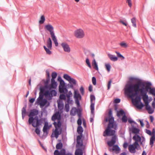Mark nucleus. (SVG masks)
<instances>
[{
    "label": "nucleus",
    "mask_w": 155,
    "mask_h": 155,
    "mask_svg": "<svg viewBox=\"0 0 155 155\" xmlns=\"http://www.w3.org/2000/svg\"><path fill=\"white\" fill-rule=\"evenodd\" d=\"M120 23H122V24H123V25H124L125 26H127V23L126 20H120Z\"/></svg>",
    "instance_id": "obj_55"
},
{
    "label": "nucleus",
    "mask_w": 155,
    "mask_h": 155,
    "mask_svg": "<svg viewBox=\"0 0 155 155\" xmlns=\"http://www.w3.org/2000/svg\"><path fill=\"white\" fill-rule=\"evenodd\" d=\"M57 84L55 80H51V84L49 86L50 89L55 88L57 87Z\"/></svg>",
    "instance_id": "obj_21"
},
{
    "label": "nucleus",
    "mask_w": 155,
    "mask_h": 155,
    "mask_svg": "<svg viewBox=\"0 0 155 155\" xmlns=\"http://www.w3.org/2000/svg\"><path fill=\"white\" fill-rule=\"evenodd\" d=\"M106 121H109L107 127L104 131L103 136L104 137L106 136H112L111 140L107 142V144L111 146L115 144L117 139V137L115 134L116 130L117 129V125L116 123L114 122V118L112 116V111L111 110L109 112L108 118H106Z\"/></svg>",
    "instance_id": "obj_2"
},
{
    "label": "nucleus",
    "mask_w": 155,
    "mask_h": 155,
    "mask_svg": "<svg viewBox=\"0 0 155 155\" xmlns=\"http://www.w3.org/2000/svg\"><path fill=\"white\" fill-rule=\"evenodd\" d=\"M80 91L81 92V94L83 95L84 93V90L83 87L82 86L81 87L80 89Z\"/></svg>",
    "instance_id": "obj_60"
},
{
    "label": "nucleus",
    "mask_w": 155,
    "mask_h": 155,
    "mask_svg": "<svg viewBox=\"0 0 155 155\" xmlns=\"http://www.w3.org/2000/svg\"><path fill=\"white\" fill-rule=\"evenodd\" d=\"M77 143L78 145L81 147L83 145L82 141L81 140L77 141Z\"/></svg>",
    "instance_id": "obj_61"
},
{
    "label": "nucleus",
    "mask_w": 155,
    "mask_h": 155,
    "mask_svg": "<svg viewBox=\"0 0 155 155\" xmlns=\"http://www.w3.org/2000/svg\"><path fill=\"white\" fill-rule=\"evenodd\" d=\"M59 98L61 100H65L66 99L65 95L64 94H60Z\"/></svg>",
    "instance_id": "obj_51"
},
{
    "label": "nucleus",
    "mask_w": 155,
    "mask_h": 155,
    "mask_svg": "<svg viewBox=\"0 0 155 155\" xmlns=\"http://www.w3.org/2000/svg\"><path fill=\"white\" fill-rule=\"evenodd\" d=\"M35 132L38 135H39L40 134V130L38 128V127H36L35 129Z\"/></svg>",
    "instance_id": "obj_58"
},
{
    "label": "nucleus",
    "mask_w": 155,
    "mask_h": 155,
    "mask_svg": "<svg viewBox=\"0 0 155 155\" xmlns=\"http://www.w3.org/2000/svg\"><path fill=\"white\" fill-rule=\"evenodd\" d=\"M114 144L112 146H113L112 148H109V151L110 152H112L113 151H119L120 150V148L119 147H118V146L117 145H114ZM108 145L109 147H110Z\"/></svg>",
    "instance_id": "obj_19"
},
{
    "label": "nucleus",
    "mask_w": 155,
    "mask_h": 155,
    "mask_svg": "<svg viewBox=\"0 0 155 155\" xmlns=\"http://www.w3.org/2000/svg\"><path fill=\"white\" fill-rule=\"evenodd\" d=\"M78 133L80 134H82L83 131V129L82 127L81 126H78L77 130Z\"/></svg>",
    "instance_id": "obj_30"
},
{
    "label": "nucleus",
    "mask_w": 155,
    "mask_h": 155,
    "mask_svg": "<svg viewBox=\"0 0 155 155\" xmlns=\"http://www.w3.org/2000/svg\"><path fill=\"white\" fill-rule=\"evenodd\" d=\"M40 92L39 93V97L38 98L40 99L43 98L44 96H45V88L44 87H40Z\"/></svg>",
    "instance_id": "obj_17"
},
{
    "label": "nucleus",
    "mask_w": 155,
    "mask_h": 155,
    "mask_svg": "<svg viewBox=\"0 0 155 155\" xmlns=\"http://www.w3.org/2000/svg\"><path fill=\"white\" fill-rule=\"evenodd\" d=\"M64 104L63 103L58 102V109L60 110H62L63 108Z\"/></svg>",
    "instance_id": "obj_38"
},
{
    "label": "nucleus",
    "mask_w": 155,
    "mask_h": 155,
    "mask_svg": "<svg viewBox=\"0 0 155 155\" xmlns=\"http://www.w3.org/2000/svg\"><path fill=\"white\" fill-rule=\"evenodd\" d=\"M128 122L130 124H132V123H134L135 124H136V122L132 120L131 118H129L128 119Z\"/></svg>",
    "instance_id": "obj_64"
},
{
    "label": "nucleus",
    "mask_w": 155,
    "mask_h": 155,
    "mask_svg": "<svg viewBox=\"0 0 155 155\" xmlns=\"http://www.w3.org/2000/svg\"><path fill=\"white\" fill-rule=\"evenodd\" d=\"M57 76V73L56 72H53L51 74L52 78L51 80H54Z\"/></svg>",
    "instance_id": "obj_44"
},
{
    "label": "nucleus",
    "mask_w": 155,
    "mask_h": 155,
    "mask_svg": "<svg viewBox=\"0 0 155 155\" xmlns=\"http://www.w3.org/2000/svg\"><path fill=\"white\" fill-rule=\"evenodd\" d=\"M122 120L123 122L126 123L127 120V118L125 114L124 115L122 118Z\"/></svg>",
    "instance_id": "obj_48"
},
{
    "label": "nucleus",
    "mask_w": 155,
    "mask_h": 155,
    "mask_svg": "<svg viewBox=\"0 0 155 155\" xmlns=\"http://www.w3.org/2000/svg\"><path fill=\"white\" fill-rule=\"evenodd\" d=\"M132 133L134 134H138L139 133L140 130L139 129L137 128L134 126H132L131 129H130Z\"/></svg>",
    "instance_id": "obj_26"
},
{
    "label": "nucleus",
    "mask_w": 155,
    "mask_h": 155,
    "mask_svg": "<svg viewBox=\"0 0 155 155\" xmlns=\"http://www.w3.org/2000/svg\"><path fill=\"white\" fill-rule=\"evenodd\" d=\"M61 119V116L59 112H56L54 114L52 117L51 120L52 121H55L56 120H60Z\"/></svg>",
    "instance_id": "obj_16"
},
{
    "label": "nucleus",
    "mask_w": 155,
    "mask_h": 155,
    "mask_svg": "<svg viewBox=\"0 0 155 155\" xmlns=\"http://www.w3.org/2000/svg\"><path fill=\"white\" fill-rule=\"evenodd\" d=\"M86 64H87V65L88 67L90 68H91V65L90 63V62L88 58H87L86 59Z\"/></svg>",
    "instance_id": "obj_52"
},
{
    "label": "nucleus",
    "mask_w": 155,
    "mask_h": 155,
    "mask_svg": "<svg viewBox=\"0 0 155 155\" xmlns=\"http://www.w3.org/2000/svg\"><path fill=\"white\" fill-rule=\"evenodd\" d=\"M133 139L135 141L134 143L136 145H139L138 143L139 142L141 145H143L145 140V138L143 137H140L139 135L135 134L133 137Z\"/></svg>",
    "instance_id": "obj_6"
},
{
    "label": "nucleus",
    "mask_w": 155,
    "mask_h": 155,
    "mask_svg": "<svg viewBox=\"0 0 155 155\" xmlns=\"http://www.w3.org/2000/svg\"><path fill=\"white\" fill-rule=\"evenodd\" d=\"M105 66L108 72H109L110 71L111 66L110 64H105Z\"/></svg>",
    "instance_id": "obj_47"
},
{
    "label": "nucleus",
    "mask_w": 155,
    "mask_h": 155,
    "mask_svg": "<svg viewBox=\"0 0 155 155\" xmlns=\"http://www.w3.org/2000/svg\"><path fill=\"white\" fill-rule=\"evenodd\" d=\"M90 97L91 100V110L92 112H93V111L94 110L95 97V96L92 94L91 95Z\"/></svg>",
    "instance_id": "obj_13"
},
{
    "label": "nucleus",
    "mask_w": 155,
    "mask_h": 155,
    "mask_svg": "<svg viewBox=\"0 0 155 155\" xmlns=\"http://www.w3.org/2000/svg\"><path fill=\"white\" fill-rule=\"evenodd\" d=\"M43 47H44L45 50L47 54H49V55L51 54L52 52L50 50H49L50 49L48 48H47L45 46H43Z\"/></svg>",
    "instance_id": "obj_39"
},
{
    "label": "nucleus",
    "mask_w": 155,
    "mask_h": 155,
    "mask_svg": "<svg viewBox=\"0 0 155 155\" xmlns=\"http://www.w3.org/2000/svg\"><path fill=\"white\" fill-rule=\"evenodd\" d=\"M145 132L146 133L149 135H152L151 132L150 130L147 129H146Z\"/></svg>",
    "instance_id": "obj_62"
},
{
    "label": "nucleus",
    "mask_w": 155,
    "mask_h": 155,
    "mask_svg": "<svg viewBox=\"0 0 155 155\" xmlns=\"http://www.w3.org/2000/svg\"><path fill=\"white\" fill-rule=\"evenodd\" d=\"M143 101H144L146 109L148 111V113L149 114H153L154 111V109L153 108H151V107L149 105V102L148 100L143 99Z\"/></svg>",
    "instance_id": "obj_8"
},
{
    "label": "nucleus",
    "mask_w": 155,
    "mask_h": 155,
    "mask_svg": "<svg viewBox=\"0 0 155 155\" xmlns=\"http://www.w3.org/2000/svg\"><path fill=\"white\" fill-rule=\"evenodd\" d=\"M125 113L124 111L122 110H120L119 111H118L117 113V115L118 117H120L121 115H124Z\"/></svg>",
    "instance_id": "obj_32"
},
{
    "label": "nucleus",
    "mask_w": 155,
    "mask_h": 155,
    "mask_svg": "<svg viewBox=\"0 0 155 155\" xmlns=\"http://www.w3.org/2000/svg\"><path fill=\"white\" fill-rule=\"evenodd\" d=\"M67 104H72L73 103V101L71 98L67 99Z\"/></svg>",
    "instance_id": "obj_56"
},
{
    "label": "nucleus",
    "mask_w": 155,
    "mask_h": 155,
    "mask_svg": "<svg viewBox=\"0 0 155 155\" xmlns=\"http://www.w3.org/2000/svg\"><path fill=\"white\" fill-rule=\"evenodd\" d=\"M51 126V125L49 126L48 123L47 122H45V123L44 126L43 127L42 130L43 132L44 133H46V134H48V130L49 129L50 127Z\"/></svg>",
    "instance_id": "obj_18"
},
{
    "label": "nucleus",
    "mask_w": 155,
    "mask_h": 155,
    "mask_svg": "<svg viewBox=\"0 0 155 155\" xmlns=\"http://www.w3.org/2000/svg\"><path fill=\"white\" fill-rule=\"evenodd\" d=\"M74 154L75 155H83V153L82 149L78 148L75 150Z\"/></svg>",
    "instance_id": "obj_24"
},
{
    "label": "nucleus",
    "mask_w": 155,
    "mask_h": 155,
    "mask_svg": "<svg viewBox=\"0 0 155 155\" xmlns=\"http://www.w3.org/2000/svg\"><path fill=\"white\" fill-rule=\"evenodd\" d=\"M74 97L75 99H78L79 97H81L80 94L78 93L76 91H74Z\"/></svg>",
    "instance_id": "obj_42"
},
{
    "label": "nucleus",
    "mask_w": 155,
    "mask_h": 155,
    "mask_svg": "<svg viewBox=\"0 0 155 155\" xmlns=\"http://www.w3.org/2000/svg\"><path fill=\"white\" fill-rule=\"evenodd\" d=\"M51 37L52 40L54 42L56 46H58V43L56 38V37L55 35L51 36Z\"/></svg>",
    "instance_id": "obj_29"
},
{
    "label": "nucleus",
    "mask_w": 155,
    "mask_h": 155,
    "mask_svg": "<svg viewBox=\"0 0 155 155\" xmlns=\"http://www.w3.org/2000/svg\"><path fill=\"white\" fill-rule=\"evenodd\" d=\"M21 111L22 114L26 115L27 113V112L26 111V108L25 107H23L21 110Z\"/></svg>",
    "instance_id": "obj_54"
},
{
    "label": "nucleus",
    "mask_w": 155,
    "mask_h": 155,
    "mask_svg": "<svg viewBox=\"0 0 155 155\" xmlns=\"http://www.w3.org/2000/svg\"><path fill=\"white\" fill-rule=\"evenodd\" d=\"M55 130L54 131V136L56 138H57L58 137L59 135L61 134V132H59L58 130V128H57L55 126Z\"/></svg>",
    "instance_id": "obj_23"
},
{
    "label": "nucleus",
    "mask_w": 155,
    "mask_h": 155,
    "mask_svg": "<svg viewBox=\"0 0 155 155\" xmlns=\"http://www.w3.org/2000/svg\"><path fill=\"white\" fill-rule=\"evenodd\" d=\"M63 78L66 80L68 81L69 83L67 84L68 88L74 89V86L77 83L76 80L67 74L64 75Z\"/></svg>",
    "instance_id": "obj_5"
},
{
    "label": "nucleus",
    "mask_w": 155,
    "mask_h": 155,
    "mask_svg": "<svg viewBox=\"0 0 155 155\" xmlns=\"http://www.w3.org/2000/svg\"><path fill=\"white\" fill-rule=\"evenodd\" d=\"M42 120L40 119L38 116H36L34 118H31V119L28 120V123L29 125H31L34 127H38L41 125L42 123Z\"/></svg>",
    "instance_id": "obj_4"
},
{
    "label": "nucleus",
    "mask_w": 155,
    "mask_h": 155,
    "mask_svg": "<svg viewBox=\"0 0 155 155\" xmlns=\"http://www.w3.org/2000/svg\"><path fill=\"white\" fill-rule=\"evenodd\" d=\"M151 85L152 84L150 82H144L140 81L134 84L130 85L127 90L130 93L135 91V93L130 95L131 97L137 95L140 93L142 99L148 100V96L147 94L148 92L149 94L155 97V88L151 87Z\"/></svg>",
    "instance_id": "obj_1"
},
{
    "label": "nucleus",
    "mask_w": 155,
    "mask_h": 155,
    "mask_svg": "<svg viewBox=\"0 0 155 155\" xmlns=\"http://www.w3.org/2000/svg\"><path fill=\"white\" fill-rule=\"evenodd\" d=\"M115 53L117 54V57L119 58H122V59L124 60L125 59V58L122 55H121L120 53L116 51Z\"/></svg>",
    "instance_id": "obj_46"
},
{
    "label": "nucleus",
    "mask_w": 155,
    "mask_h": 155,
    "mask_svg": "<svg viewBox=\"0 0 155 155\" xmlns=\"http://www.w3.org/2000/svg\"><path fill=\"white\" fill-rule=\"evenodd\" d=\"M63 147L62 143L61 142L57 143L56 145V147L57 149H61Z\"/></svg>",
    "instance_id": "obj_37"
},
{
    "label": "nucleus",
    "mask_w": 155,
    "mask_h": 155,
    "mask_svg": "<svg viewBox=\"0 0 155 155\" xmlns=\"http://www.w3.org/2000/svg\"><path fill=\"white\" fill-rule=\"evenodd\" d=\"M50 92L51 97L53 96H55L56 95L57 93L55 90H52L50 91Z\"/></svg>",
    "instance_id": "obj_41"
},
{
    "label": "nucleus",
    "mask_w": 155,
    "mask_h": 155,
    "mask_svg": "<svg viewBox=\"0 0 155 155\" xmlns=\"http://www.w3.org/2000/svg\"><path fill=\"white\" fill-rule=\"evenodd\" d=\"M77 112H78L77 109H72L70 112L71 115L72 116H74L76 114Z\"/></svg>",
    "instance_id": "obj_36"
},
{
    "label": "nucleus",
    "mask_w": 155,
    "mask_h": 155,
    "mask_svg": "<svg viewBox=\"0 0 155 155\" xmlns=\"http://www.w3.org/2000/svg\"><path fill=\"white\" fill-rule=\"evenodd\" d=\"M108 56L110 60L112 61H117L118 59L117 57L115 56V55L110 54H108Z\"/></svg>",
    "instance_id": "obj_22"
},
{
    "label": "nucleus",
    "mask_w": 155,
    "mask_h": 155,
    "mask_svg": "<svg viewBox=\"0 0 155 155\" xmlns=\"http://www.w3.org/2000/svg\"><path fill=\"white\" fill-rule=\"evenodd\" d=\"M129 80L131 82L134 81H137L139 80V79L138 78L133 77H130L129 78Z\"/></svg>",
    "instance_id": "obj_43"
},
{
    "label": "nucleus",
    "mask_w": 155,
    "mask_h": 155,
    "mask_svg": "<svg viewBox=\"0 0 155 155\" xmlns=\"http://www.w3.org/2000/svg\"><path fill=\"white\" fill-rule=\"evenodd\" d=\"M45 28L50 32L51 36L55 35L54 27L51 24H48L46 25L45 26Z\"/></svg>",
    "instance_id": "obj_11"
},
{
    "label": "nucleus",
    "mask_w": 155,
    "mask_h": 155,
    "mask_svg": "<svg viewBox=\"0 0 155 155\" xmlns=\"http://www.w3.org/2000/svg\"><path fill=\"white\" fill-rule=\"evenodd\" d=\"M61 46L64 51L69 53L71 51V48L69 45L66 42H63L61 44Z\"/></svg>",
    "instance_id": "obj_14"
},
{
    "label": "nucleus",
    "mask_w": 155,
    "mask_h": 155,
    "mask_svg": "<svg viewBox=\"0 0 155 155\" xmlns=\"http://www.w3.org/2000/svg\"><path fill=\"white\" fill-rule=\"evenodd\" d=\"M72 96V94L71 91L68 92V93L66 94V96L67 97V99L70 98Z\"/></svg>",
    "instance_id": "obj_49"
},
{
    "label": "nucleus",
    "mask_w": 155,
    "mask_h": 155,
    "mask_svg": "<svg viewBox=\"0 0 155 155\" xmlns=\"http://www.w3.org/2000/svg\"><path fill=\"white\" fill-rule=\"evenodd\" d=\"M134 84H130L127 85L125 88V91L128 96L131 98L133 99L132 102L134 105L137 108L141 109L144 107V105L141 102V98L140 95H138V94L137 95L131 97H130V95L132 94L135 93V91H133L132 93H130L127 90V89L130 85Z\"/></svg>",
    "instance_id": "obj_3"
},
{
    "label": "nucleus",
    "mask_w": 155,
    "mask_h": 155,
    "mask_svg": "<svg viewBox=\"0 0 155 155\" xmlns=\"http://www.w3.org/2000/svg\"><path fill=\"white\" fill-rule=\"evenodd\" d=\"M92 82L93 84L94 85H95L96 84V78L93 77L92 78Z\"/></svg>",
    "instance_id": "obj_57"
},
{
    "label": "nucleus",
    "mask_w": 155,
    "mask_h": 155,
    "mask_svg": "<svg viewBox=\"0 0 155 155\" xmlns=\"http://www.w3.org/2000/svg\"><path fill=\"white\" fill-rule=\"evenodd\" d=\"M92 65L94 66V69H95L97 71H98V68L97 64L95 59H94L92 61Z\"/></svg>",
    "instance_id": "obj_27"
},
{
    "label": "nucleus",
    "mask_w": 155,
    "mask_h": 155,
    "mask_svg": "<svg viewBox=\"0 0 155 155\" xmlns=\"http://www.w3.org/2000/svg\"><path fill=\"white\" fill-rule=\"evenodd\" d=\"M120 46L123 48H126L127 47V44L124 42H122L120 44Z\"/></svg>",
    "instance_id": "obj_53"
},
{
    "label": "nucleus",
    "mask_w": 155,
    "mask_h": 155,
    "mask_svg": "<svg viewBox=\"0 0 155 155\" xmlns=\"http://www.w3.org/2000/svg\"><path fill=\"white\" fill-rule=\"evenodd\" d=\"M64 109L67 112H68L69 111V106L68 104H65Z\"/></svg>",
    "instance_id": "obj_50"
},
{
    "label": "nucleus",
    "mask_w": 155,
    "mask_h": 155,
    "mask_svg": "<svg viewBox=\"0 0 155 155\" xmlns=\"http://www.w3.org/2000/svg\"><path fill=\"white\" fill-rule=\"evenodd\" d=\"M37 101L40 105L41 108L43 107L47 103H48L47 105V107L49 106L50 104V103L47 100L45 99H43V98L40 99L38 98L37 99Z\"/></svg>",
    "instance_id": "obj_9"
},
{
    "label": "nucleus",
    "mask_w": 155,
    "mask_h": 155,
    "mask_svg": "<svg viewBox=\"0 0 155 155\" xmlns=\"http://www.w3.org/2000/svg\"><path fill=\"white\" fill-rule=\"evenodd\" d=\"M74 35L77 38H82L84 37L85 34L82 29H79L74 31Z\"/></svg>",
    "instance_id": "obj_7"
},
{
    "label": "nucleus",
    "mask_w": 155,
    "mask_h": 155,
    "mask_svg": "<svg viewBox=\"0 0 155 155\" xmlns=\"http://www.w3.org/2000/svg\"><path fill=\"white\" fill-rule=\"evenodd\" d=\"M65 150L64 149H62L59 151L57 150H55L54 152V155H65Z\"/></svg>",
    "instance_id": "obj_20"
},
{
    "label": "nucleus",
    "mask_w": 155,
    "mask_h": 155,
    "mask_svg": "<svg viewBox=\"0 0 155 155\" xmlns=\"http://www.w3.org/2000/svg\"><path fill=\"white\" fill-rule=\"evenodd\" d=\"M52 41L50 38H49L47 41V47L49 49H51L52 48Z\"/></svg>",
    "instance_id": "obj_28"
},
{
    "label": "nucleus",
    "mask_w": 155,
    "mask_h": 155,
    "mask_svg": "<svg viewBox=\"0 0 155 155\" xmlns=\"http://www.w3.org/2000/svg\"><path fill=\"white\" fill-rule=\"evenodd\" d=\"M155 140V136L152 135L150 138V144L152 147L154 141Z\"/></svg>",
    "instance_id": "obj_31"
},
{
    "label": "nucleus",
    "mask_w": 155,
    "mask_h": 155,
    "mask_svg": "<svg viewBox=\"0 0 155 155\" xmlns=\"http://www.w3.org/2000/svg\"><path fill=\"white\" fill-rule=\"evenodd\" d=\"M139 147V145H136L133 143L132 145L129 146L128 148L130 153H135L136 152L135 149H137L138 147Z\"/></svg>",
    "instance_id": "obj_15"
},
{
    "label": "nucleus",
    "mask_w": 155,
    "mask_h": 155,
    "mask_svg": "<svg viewBox=\"0 0 155 155\" xmlns=\"http://www.w3.org/2000/svg\"><path fill=\"white\" fill-rule=\"evenodd\" d=\"M126 2L128 3V5L130 7L132 6V3L131 0H126Z\"/></svg>",
    "instance_id": "obj_59"
},
{
    "label": "nucleus",
    "mask_w": 155,
    "mask_h": 155,
    "mask_svg": "<svg viewBox=\"0 0 155 155\" xmlns=\"http://www.w3.org/2000/svg\"><path fill=\"white\" fill-rule=\"evenodd\" d=\"M59 91L60 93L66 94L68 92V90L66 88L65 83L60 84L59 86Z\"/></svg>",
    "instance_id": "obj_10"
},
{
    "label": "nucleus",
    "mask_w": 155,
    "mask_h": 155,
    "mask_svg": "<svg viewBox=\"0 0 155 155\" xmlns=\"http://www.w3.org/2000/svg\"><path fill=\"white\" fill-rule=\"evenodd\" d=\"M39 113V111L38 110L36 109L31 110L30 111V113L28 115V120L31 119V118H34V116H37Z\"/></svg>",
    "instance_id": "obj_12"
},
{
    "label": "nucleus",
    "mask_w": 155,
    "mask_h": 155,
    "mask_svg": "<svg viewBox=\"0 0 155 155\" xmlns=\"http://www.w3.org/2000/svg\"><path fill=\"white\" fill-rule=\"evenodd\" d=\"M45 20V17L43 15H42L41 16L39 23L40 24H42L44 23Z\"/></svg>",
    "instance_id": "obj_40"
},
{
    "label": "nucleus",
    "mask_w": 155,
    "mask_h": 155,
    "mask_svg": "<svg viewBox=\"0 0 155 155\" xmlns=\"http://www.w3.org/2000/svg\"><path fill=\"white\" fill-rule=\"evenodd\" d=\"M51 96L50 91H45V96L46 98L48 99L49 100H51L52 99V97Z\"/></svg>",
    "instance_id": "obj_25"
},
{
    "label": "nucleus",
    "mask_w": 155,
    "mask_h": 155,
    "mask_svg": "<svg viewBox=\"0 0 155 155\" xmlns=\"http://www.w3.org/2000/svg\"><path fill=\"white\" fill-rule=\"evenodd\" d=\"M131 22L132 24V26L135 28L137 27L136 23V19L135 18H133L131 19Z\"/></svg>",
    "instance_id": "obj_34"
},
{
    "label": "nucleus",
    "mask_w": 155,
    "mask_h": 155,
    "mask_svg": "<svg viewBox=\"0 0 155 155\" xmlns=\"http://www.w3.org/2000/svg\"><path fill=\"white\" fill-rule=\"evenodd\" d=\"M60 120H58V122L57 123L55 121L53 123V124L54 126L55 125V126L57 128H60L61 127V123Z\"/></svg>",
    "instance_id": "obj_33"
},
{
    "label": "nucleus",
    "mask_w": 155,
    "mask_h": 155,
    "mask_svg": "<svg viewBox=\"0 0 155 155\" xmlns=\"http://www.w3.org/2000/svg\"><path fill=\"white\" fill-rule=\"evenodd\" d=\"M77 123L79 126H81L82 124V121L81 118H79L78 120Z\"/></svg>",
    "instance_id": "obj_63"
},
{
    "label": "nucleus",
    "mask_w": 155,
    "mask_h": 155,
    "mask_svg": "<svg viewBox=\"0 0 155 155\" xmlns=\"http://www.w3.org/2000/svg\"><path fill=\"white\" fill-rule=\"evenodd\" d=\"M91 117L90 118V121L91 122H92L94 121V110L93 111V112H92L91 110Z\"/></svg>",
    "instance_id": "obj_35"
},
{
    "label": "nucleus",
    "mask_w": 155,
    "mask_h": 155,
    "mask_svg": "<svg viewBox=\"0 0 155 155\" xmlns=\"http://www.w3.org/2000/svg\"><path fill=\"white\" fill-rule=\"evenodd\" d=\"M58 80L60 82V84H63L65 83L60 76L58 77Z\"/></svg>",
    "instance_id": "obj_45"
}]
</instances>
